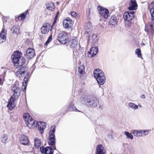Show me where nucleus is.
<instances>
[{"label": "nucleus", "instance_id": "nucleus-1", "mask_svg": "<svg viewBox=\"0 0 154 154\" xmlns=\"http://www.w3.org/2000/svg\"><path fill=\"white\" fill-rule=\"evenodd\" d=\"M11 90L13 94L12 95L8 100V104L7 106L8 109L10 110H12L15 107L14 102L20 95V92L21 91L20 87H12Z\"/></svg>", "mask_w": 154, "mask_h": 154}, {"label": "nucleus", "instance_id": "nucleus-2", "mask_svg": "<svg viewBox=\"0 0 154 154\" xmlns=\"http://www.w3.org/2000/svg\"><path fill=\"white\" fill-rule=\"evenodd\" d=\"M81 98L85 103L86 105H88L92 107H97L99 103V100L94 95H83Z\"/></svg>", "mask_w": 154, "mask_h": 154}, {"label": "nucleus", "instance_id": "nucleus-3", "mask_svg": "<svg viewBox=\"0 0 154 154\" xmlns=\"http://www.w3.org/2000/svg\"><path fill=\"white\" fill-rule=\"evenodd\" d=\"M21 54L18 52H14L11 56L12 61L14 65L18 66H22L26 62L25 59L21 56Z\"/></svg>", "mask_w": 154, "mask_h": 154}, {"label": "nucleus", "instance_id": "nucleus-4", "mask_svg": "<svg viewBox=\"0 0 154 154\" xmlns=\"http://www.w3.org/2000/svg\"><path fill=\"white\" fill-rule=\"evenodd\" d=\"M94 74L98 83L100 85H103L106 82V77L103 72L99 69H97L94 71Z\"/></svg>", "mask_w": 154, "mask_h": 154}, {"label": "nucleus", "instance_id": "nucleus-5", "mask_svg": "<svg viewBox=\"0 0 154 154\" xmlns=\"http://www.w3.org/2000/svg\"><path fill=\"white\" fill-rule=\"evenodd\" d=\"M23 119L26 126L30 128H33L36 126L37 122L33 119L28 113L23 114Z\"/></svg>", "mask_w": 154, "mask_h": 154}, {"label": "nucleus", "instance_id": "nucleus-6", "mask_svg": "<svg viewBox=\"0 0 154 154\" xmlns=\"http://www.w3.org/2000/svg\"><path fill=\"white\" fill-rule=\"evenodd\" d=\"M134 11H129L125 13L123 15L125 23L129 27H131L133 24L131 21L134 17Z\"/></svg>", "mask_w": 154, "mask_h": 154}, {"label": "nucleus", "instance_id": "nucleus-7", "mask_svg": "<svg viewBox=\"0 0 154 154\" xmlns=\"http://www.w3.org/2000/svg\"><path fill=\"white\" fill-rule=\"evenodd\" d=\"M18 68H20L18 69V71L22 72V73L25 74L26 73V74L25 76H24L23 82H22V87H26L27 83L29 78V73L27 71L28 68L26 66H18Z\"/></svg>", "mask_w": 154, "mask_h": 154}, {"label": "nucleus", "instance_id": "nucleus-8", "mask_svg": "<svg viewBox=\"0 0 154 154\" xmlns=\"http://www.w3.org/2000/svg\"><path fill=\"white\" fill-rule=\"evenodd\" d=\"M55 131V126L54 125L51 127L50 131L49 133V139L48 141V144L50 145L54 146V150L56 149V147L54 146L55 142V136L54 134Z\"/></svg>", "mask_w": 154, "mask_h": 154}, {"label": "nucleus", "instance_id": "nucleus-9", "mask_svg": "<svg viewBox=\"0 0 154 154\" xmlns=\"http://www.w3.org/2000/svg\"><path fill=\"white\" fill-rule=\"evenodd\" d=\"M70 47L73 49V55L75 56L78 55V52L79 51L78 48V42L76 38L71 40Z\"/></svg>", "mask_w": 154, "mask_h": 154}, {"label": "nucleus", "instance_id": "nucleus-10", "mask_svg": "<svg viewBox=\"0 0 154 154\" xmlns=\"http://www.w3.org/2000/svg\"><path fill=\"white\" fill-rule=\"evenodd\" d=\"M57 40L63 44H65L68 41L69 38L67 34L64 32L60 33L57 35Z\"/></svg>", "mask_w": 154, "mask_h": 154}, {"label": "nucleus", "instance_id": "nucleus-11", "mask_svg": "<svg viewBox=\"0 0 154 154\" xmlns=\"http://www.w3.org/2000/svg\"><path fill=\"white\" fill-rule=\"evenodd\" d=\"M97 9L99 14L102 17L106 19L108 18L109 12L107 9L100 6H98Z\"/></svg>", "mask_w": 154, "mask_h": 154}, {"label": "nucleus", "instance_id": "nucleus-12", "mask_svg": "<svg viewBox=\"0 0 154 154\" xmlns=\"http://www.w3.org/2000/svg\"><path fill=\"white\" fill-rule=\"evenodd\" d=\"M35 55V50L34 49L30 48L27 49L25 56L28 60H30Z\"/></svg>", "mask_w": 154, "mask_h": 154}, {"label": "nucleus", "instance_id": "nucleus-13", "mask_svg": "<svg viewBox=\"0 0 154 154\" xmlns=\"http://www.w3.org/2000/svg\"><path fill=\"white\" fill-rule=\"evenodd\" d=\"M119 19L115 15H112L109 18V23L110 26L114 28L118 24Z\"/></svg>", "mask_w": 154, "mask_h": 154}, {"label": "nucleus", "instance_id": "nucleus-14", "mask_svg": "<svg viewBox=\"0 0 154 154\" xmlns=\"http://www.w3.org/2000/svg\"><path fill=\"white\" fill-rule=\"evenodd\" d=\"M41 152L44 154H53L54 151L51 147H45L42 146L40 148Z\"/></svg>", "mask_w": 154, "mask_h": 154}, {"label": "nucleus", "instance_id": "nucleus-15", "mask_svg": "<svg viewBox=\"0 0 154 154\" xmlns=\"http://www.w3.org/2000/svg\"><path fill=\"white\" fill-rule=\"evenodd\" d=\"M36 126L41 134L44 132V129L46 128V123L42 122H37Z\"/></svg>", "mask_w": 154, "mask_h": 154}, {"label": "nucleus", "instance_id": "nucleus-16", "mask_svg": "<svg viewBox=\"0 0 154 154\" xmlns=\"http://www.w3.org/2000/svg\"><path fill=\"white\" fill-rule=\"evenodd\" d=\"M72 21L69 18L67 17L63 20V26L66 28H70L72 26Z\"/></svg>", "mask_w": 154, "mask_h": 154}, {"label": "nucleus", "instance_id": "nucleus-17", "mask_svg": "<svg viewBox=\"0 0 154 154\" xmlns=\"http://www.w3.org/2000/svg\"><path fill=\"white\" fill-rule=\"evenodd\" d=\"M20 142L23 145H28L29 142L28 137L23 134L21 135L20 138Z\"/></svg>", "mask_w": 154, "mask_h": 154}, {"label": "nucleus", "instance_id": "nucleus-18", "mask_svg": "<svg viewBox=\"0 0 154 154\" xmlns=\"http://www.w3.org/2000/svg\"><path fill=\"white\" fill-rule=\"evenodd\" d=\"M129 5L128 8L129 10H136L137 8V5L135 0H131Z\"/></svg>", "mask_w": 154, "mask_h": 154}, {"label": "nucleus", "instance_id": "nucleus-19", "mask_svg": "<svg viewBox=\"0 0 154 154\" xmlns=\"http://www.w3.org/2000/svg\"><path fill=\"white\" fill-rule=\"evenodd\" d=\"M106 150L103 146L101 144L98 145L96 147V154H105Z\"/></svg>", "mask_w": 154, "mask_h": 154}, {"label": "nucleus", "instance_id": "nucleus-20", "mask_svg": "<svg viewBox=\"0 0 154 154\" xmlns=\"http://www.w3.org/2000/svg\"><path fill=\"white\" fill-rule=\"evenodd\" d=\"M50 28V25L49 23L43 24L41 28L42 33L44 34H47L49 31Z\"/></svg>", "mask_w": 154, "mask_h": 154}, {"label": "nucleus", "instance_id": "nucleus-21", "mask_svg": "<svg viewBox=\"0 0 154 154\" xmlns=\"http://www.w3.org/2000/svg\"><path fill=\"white\" fill-rule=\"evenodd\" d=\"M6 30L5 31L4 28H2V31L0 33V44L4 42L6 40Z\"/></svg>", "mask_w": 154, "mask_h": 154}, {"label": "nucleus", "instance_id": "nucleus-22", "mask_svg": "<svg viewBox=\"0 0 154 154\" xmlns=\"http://www.w3.org/2000/svg\"><path fill=\"white\" fill-rule=\"evenodd\" d=\"M98 52V49L97 47L96 46L92 47L90 51L88 52V54H91V57H93L95 56Z\"/></svg>", "mask_w": 154, "mask_h": 154}, {"label": "nucleus", "instance_id": "nucleus-23", "mask_svg": "<svg viewBox=\"0 0 154 154\" xmlns=\"http://www.w3.org/2000/svg\"><path fill=\"white\" fill-rule=\"evenodd\" d=\"M78 71L80 74V77L82 79L85 73L84 66L83 65H80L78 68Z\"/></svg>", "mask_w": 154, "mask_h": 154}, {"label": "nucleus", "instance_id": "nucleus-24", "mask_svg": "<svg viewBox=\"0 0 154 154\" xmlns=\"http://www.w3.org/2000/svg\"><path fill=\"white\" fill-rule=\"evenodd\" d=\"M148 8L151 16V20H153V17L154 16V2H152L148 6Z\"/></svg>", "mask_w": 154, "mask_h": 154}, {"label": "nucleus", "instance_id": "nucleus-25", "mask_svg": "<svg viewBox=\"0 0 154 154\" xmlns=\"http://www.w3.org/2000/svg\"><path fill=\"white\" fill-rule=\"evenodd\" d=\"M46 8L49 10L53 11L55 8V7L54 3L50 2L46 4Z\"/></svg>", "mask_w": 154, "mask_h": 154}, {"label": "nucleus", "instance_id": "nucleus-26", "mask_svg": "<svg viewBox=\"0 0 154 154\" xmlns=\"http://www.w3.org/2000/svg\"><path fill=\"white\" fill-rule=\"evenodd\" d=\"M68 111H77L80 112V111L78 110L74 106V105L73 104H70L68 106Z\"/></svg>", "mask_w": 154, "mask_h": 154}, {"label": "nucleus", "instance_id": "nucleus-27", "mask_svg": "<svg viewBox=\"0 0 154 154\" xmlns=\"http://www.w3.org/2000/svg\"><path fill=\"white\" fill-rule=\"evenodd\" d=\"M11 31L14 34H18L19 32V29L18 26H14L11 29Z\"/></svg>", "mask_w": 154, "mask_h": 154}, {"label": "nucleus", "instance_id": "nucleus-28", "mask_svg": "<svg viewBox=\"0 0 154 154\" xmlns=\"http://www.w3.org/2000/svg\"><path fill=\"white\" fill-rule=\"evenodd\" d=\"M132 133L135 136L137 137L143 136L141 131H137L134 130L133 131Z\"/></svg>", "mask_w": 154, "mask_h": 154}, {"label": "nucleus", "instance_id": "nucleus-29", "mask_svg": "<svg viewBox=\"0 0 154 154\" xmlns=\"http://www.w3.org/2000/svg\"><path fill=\"white\" fill-rule=\"evenodd\" d=\"M34 145L38 148L41 146V141L38 138H36L34 140Z\"/></svg>", "mask_w": 154, "mask_h": 154}, {"label": "nucleus", "instance_id": "nucleus-30", "mask_svg": "<svg viewBox=\"0 0 154 154\" xmlns=\"http://www.w3.org/2000/svg\"><path fill=\"white\" fill-rule=\"evenodd\" d=\"M85 28L86 30H91L92 28V25L91 23L88 22L85 24Z\"/></svg>", "mask_w": 154, "mask_h": 154}, {"label": "nucleus", "instance_id": "nucleus-31", "mask_svg": "<svg viewBox=\"0 0 154 154\" xmlns=\"http://www.w3.org/2000/svg\"><path fill=\"white\" fill-rule=\"evenodd\" d=\"M92 42L94 44H95L97 42L98 38L97 37V35L96 34H93L92 36Z\"/></svg>", "mask_w": 154, "mask_h": 154}, {"label": "nucleus", "instance_id": "nucleus-32", "mask_svg": "<svg viewBox=\"0 0 154 154\" xmlns=\"http://www.w3.org/2000/svg\"><path fill=\"white\" fill-rule=\"evenodd\" d=\"M8 139L7 135L5 134H3L1 137V141L3 143H5L7 141Z\"/></svg>", "mask_w": 154, "mask_h": 154}, {"label": "nucleus", "instance_id": "nucleus-33", "mask_svg": "<svg viewBox=\"0 0 154 154\" xmlns=\"http://www.w3.org/2000/svg\"><path fill=\"white\" fill-rule=\"evenodd\" d=\"M15 75L16 76L18 77L20 79H21V78L24 76V74L21 73L20 72L18 71H17L15 72Z\"/></svg>", "mask_w": 154, "mask_h": 154}, {"label": "nucleus", "instance_id": "nucleus-34", "mask_svg": "<svg viewBox=\"0 0 154 154\" xmlns=\"http://www.w3.org/2000/svg\"><path fill=\"white\" fill-rule=\"evenodd\" d=\"M125 134L126 135L127 138H130L131 140L133 139V137L131 133L127 131H125Z\"/></svg>", "mask_w": 154, "mask_h": 154}, {"label": "nucleus", "instance_id": "nucleus-35", "mask_svg": "<svg viewBox=\"0 0 154 154\" xmlns=\"http://www.w3.org/2000/svg\"><path fill=\"white\" fill-rule=\"evenodd\" d=\"M128 105L130 107L134 108L135 109H137L138 108V106L137 105L132 103H129Z\"/></svg>", "mask_w": 154, "mask_h": 154}, {"label": "nucleus", "instance_id": "nucleus-36", "mask_svg": "<svg viewBox=\"0 0 154 154\" xmlns=\"http://www.w3.org/2000/svg\"><path fill=\"white\" fill-rule=\"evenodd\" d=\"M28 13V10H27L25 12L22 13L20 15V17L22 19L25 18L26 15Z\"/></svg>", "mask_w": 154, "mask_h": 154}, {"label": "nucleus", "instance_id": "nucleus-37", "mask_svg": "<svg viewBox=\"0 0 154 154\" xmlns=\"http://www.w3.org/2000/svg\"><path fill=\"white\" fill-rule=\"evenodd\" d=\"M135 53L137 55L138 57L141 58V57L140 50L138 48L136 49L135 50Z\"/></svg>", "mask_w": 154, "mask_h": 154}, {"label": "nucleus", "instance_id": "nucleus-38", "mask_svg": "<svg viewBox=\"0 0 154 154\" xmlns=\"http://www.w3.org/2000/svg\"><path fill=\"white\" fill-rule=\"evenodd\" d=\"M33 150V148L31 146H28L25 151L26 152H31Z\"/></svg>", "mask_w": 154, "mask_h": 154}, {"label": "nucleus", "instance_id": "nucleus-39", "mask_svg": "<svg viewBox=\"0 0 154 154\" xmlns=\"http://www.w3.org/2000/svg\"><path fill=\"white\" fill-rule=\"evenodd\" d=\"M52 39V35H50L46 42L45 43V45L46 46L48 44H49L51 41Z\"/></svg>", "mask_w": 154, "mask_h": 154}, {"label": "nucleus", "instance_id": "nucleus-40", "mask_svg": "<svg viewBox=\"0 0 154 154\" xmlns=\"http://www.w3.org/2000/svg\"><path fill=\"white\" fill-rule=\"evenodd\" d=\"M141 132L143 136L148 134L149 133V130L141 131Z\"/></svg>", "mask_w": 154, "mask_h": 154}, {"label": "nucleus", "instance_id": "nucleus-41", "mask_svg": "<svg viewBox=\"0 0 154 154\" xmlns=\"http://www.w3.org/2000/svg\"><path fill=\"white\" fill-rule=\"evenodd\" d=\"M71 15L72 16L75 17L77 16L76 13L74 11H72L71 13Z\"/></svg>", "mask_w": 154, "mask_h": 154}, {"label": "nucleus", "instance_id": "nucleus-42", "mask_svg": "<svg viewBox=\"0 0 154 154\" xmlns=\"http://www.w3.org/2000/svg\"><path fill=\"white\" fill-rule=\"evenodd\" d=\"M148 26H149V27L151 29L152 31L154 32V29H153V26L152 24H149V25H148Z\"/></svg>", "mask_w": 154, "mask_h": 154}, {"label": "nucleus", "instance_id": "nucleus-43", "mask_svg": "<svg viewBox=\"0 0 154 154\" xmlns=\"http://www.w3.org/2000/svg\"><path fill=\"white\" fill-rule=\"evenodd\" d=\"M59 11H58L57 12V13L56 16H55L54 17V19L57 20L58 17L59 15Z\"/></svg>", "mask_w": 154, "mask_h": 154}, {"label": "nucleus", "instance_id": "nucleus-44", "mask_svg": "<svg viewBox=\"0 0 154 154\" xmlns=\"http://www.w3.org/2000/svg\"><path fill=\"white\" fill-rule=\"evenodd\" d=\"M57 20L56 19H54V20L53 23L52 24L51 26V28H52V27H53L54 25L55 24V23H56Z\"/></svg>", "mask_w": 154, "mask_h": 154}, {"label": "nucleus", "instance_id": "nucleus-45", "mask_svg": "<svg viewBox=\"0 0 154 154\" xmlns=\"http://www.w3.org/2000/svg\"><path fill=\"white\" fill-rule=\"evenodd\" d=\"M19 85L18 83V82H16L15 83L14 85H13V87H17V86Z\"/></svg>", "mask_w": 154, "mask_h": 154}, {"label": "nucleus", "instance_id": "nucleus-46", "mask_svg": "<svg viewBox=\"0 0 154 154\" xmlns=\"http://www.w3.org/2000/svg\"><path fill=\"white\" fill-rule=\"evenodd\" d=\"M140 97L143 99H145V97L144 94H143L141 95Z\"/></svg>", "mask_w": 154, "mask_h": 154}, {"label": "nucleus", "instance_id": "nucleus-47", "mask_svg": "<svg viewBox=\"0 0 154 154\" xmlns=\"http://www.w3.org/2000/svg\"><path fill=\"white\" fill-rule=\"evenodd\" d=\"M26 87H24V89H25V90H26Z\"/></svg>", "mask_w": 154, "mask_h": 154}, {"label": "nucleus", "instance_id": "nucleus-48", "mask_svg": "<svg viewBox=\"0 0 154 154\" xmlns=\"http://www.w3.org/2000/svg\"><path fill=\"white\" fill-rule=\"evenodd\" d=\"M146 26H145V30H146Z\"/></svg>", "mask_w": 154, "mask_h": 154}, {"label": "nucleus", "instance_id": "nucleus-49", "mask_svg": "<svg viewBox=\"0 0 154 154\" xmlns=\"http://www.w3.org/2000/svg\"><path fill=\"white\" fill-rule=\"evenodd\" d=\"M142 44L143 45H145V44L144 43H143Z\"/></svg>", "mask_w": 154, "mask_h": 154}, {"label": "nucleus", "instance_id": "nucleus-50", "mask_svg": "<svg viewBox=\"0 0 154 154\" xmlns=\"http://www.w3.org/2000/svg\"><path fill=\"white\" fill-rule=\"evenodd\" d=\"M58 2H57V4H58Z\"/></svg>", "mask_w": 154, "mask_h": 154}]
</instances>
